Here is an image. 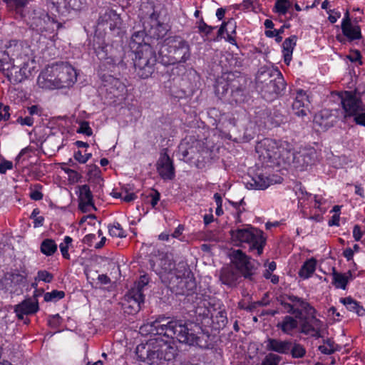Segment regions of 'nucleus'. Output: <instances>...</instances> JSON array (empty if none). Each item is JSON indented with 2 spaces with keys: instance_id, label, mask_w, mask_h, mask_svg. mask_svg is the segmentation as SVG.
I'll list each match as a JSON object with an SVG mask.
<instances>
[{
  "instance_id": "1",
  "label": "nucleus",
  "mask_w": 365,
  "mask_h": 365,
  "mask_svg": "<svg viewBox=\"0 0 365 365\" xmlns=\"http://www.w3.org/2000/svg\"><path fill=\"white\" fill-rule=\"evenodd\" d=\"M196 329H198V327L192 322L182 320L166 322V319H163L143 324L140 328V332L153 336L163 335L176 339L180 343L194 345L198 339Z\"/></svg>"
},
{
  "instance_id": "2",
  "label": "nucleus",
  "mask_w": 365,
  "mask_h": 365,
  "mask_svg": "<svg viewBox=\"0 0 365 365\" xmlns=\"http://www.w3.org/2000/svg\"><path fill=\"white\" fill-rule=\"evenodd\" d=\"M138 357L149 364H158L162 361H170L176 354V348L171 341H167L158 336L149 340L146 344H141L136 347Z\"/></svg>"
},
{
  "instance_id": "3",
  "label": "nucleus",
  "mask_w": 365,
  "mask_h": 365,
  "mask_svg": "<svg viewBox=\"0 0 365 365\" xmlns=\"http://www.w3.org/2000/svg\"><path fill=\"white\" fill-rule=\"evenodd\" d=\"M158 56L160 63L165 66L184 63L190 56V46L180 37H170L161 43Z\"/></svg>"
},
{
  "instance_id": "4",
  "label": "nucleus",
  "mask_w": 365,
  "mask_h": 365,
  "mask_svg": "<svg viewBox=\"0 0 365 365\" xmlns=\"http://www.w3.org/2000/svg\"><path fill=\"white\" fill-rule=\"evenodd\" d=\"M143 30L138 29L137 26L133 28L134 31L129 43L133 51L141 49L144 43H146L145 38L147 36L158 39L165 34V29L160 24L158 14L155 11L149 14L148 17L143 18Z\"/></svg>"
},
{
  "instance_id": "5",
  "label": "nucleus",
  "mask_w": 365,
  "mask_h": 365,
  "mask_svg": "<svg viewBox=\"0 0 365 365\" xmlns=\"http://www.w3.org/2000/svg\"><path fill=\"white\" fill-rule=\"evenodd\" d=\"M289 149L287 142H277L270 138H265L257 143L256 152L262 164L272 167L282 165L284 163V150Z\"/></svg>"
},
{
  "instance_id": "6",
  "label": "nucleus",
  "mask_w": 365,
  "mask_h": 365,
  "mask_svg": "<svg viewBox=\"0 0 365 365\" xmlns=\"http://www.w3.org/2000/svg\"><path fill=\"white\" fill-rule=\"evenodd\" d=\"M231 239L237 246H242L243 244L249 245V250L257 251V255H261L266 243V239L263 232L253 227L247 225L237 227L230 230Z\"/></svg>"
},
{
  "instance_id": "7",
  "label": "nucleus",
  "mask_w": 365,
  "mask_h": 365,
  "mask_svg": "<svg viewBox=\"0 0 365 365\" xmlns=\"http://www.w3.org/2000/svg\"><path fill=\"white\" fill-rule=\"evenodd\" d=\"M133 65L138 76L142 78H148L153 72L157 61L155 51L149 43H144L141 49L133 51Z\"/></svg>"
},
{
  "instance_id": "8",
  "label": "nucleus",
  "mask_w": 365,
  "mask_h": 365,
  "mask_svg": "<svg viewBox=\"0 0 365 365\" xmlns=\"http://www.w3.org/2000/svg\"><path fill=\"white\" fill-rule=\"evenodd\" d=\"M341 100L345 116H353L356 123L365 126V106L356 91H344Z\"/></svg>"
},
{
  "instance_id": "9",
  "label": "nucleus",
  "mask_w": 365,
  "mask_h": 365,
  "mask_svg": "<svg viewBox=\"0 0 365 365\" xmlns=\"http://www.w3.org/2000/svg\"><path fill=\"white\" fill-rule=\"evenodd\" d=\"M274 73L277 76L274 78H272L274 76L272 71L268 69L261 70L257 73V81L263 85L262 91L264 93V97L267 94V98H272L284 88L285 84L281 73L278 71H275Z\"/></svg>"
},
{
  "instance_id": "10",
  "label": "nucleus",
  "mask_w": 365,
  "mask_h": 365,
  "mask_svg": "<svg viewBox=\"0 0 365 365\" xmlns=\"http://www.w3.org/2000/svg\"><path fill=\"white\" fill-rule=\"evenodd\" d=\"M284 165H290L299 170L306 169L311 165L315 158V150L311 149H302L298 152L293 150L292 145L289 143V149L284 150Z\"/></svg>"
},
{
  "instance_id": "11",
  "label": "nucleus",
  "mask_w": 365,
  "mask_h": 365,
  "mask_svg": "<svg viewBox=\"0 0 365 365\" xmlns=\"http://www.w3.org/2000/svg\"><path fill=\"white\" fill-rule=\"evenodd\" d=\"M279 303L287 313L294 315L297 319H302L303 312L307 315L316 312V310L307 302L292 294L281 297Z\"/></svg>"
},
{
  "instance_id": "12",
  "label": "nucleus",
  "mask_w": 365,
  "mask_h": 365,
  "mask_svg": "<svg viewBox=\"0 0 365 365\" xmlns=\"http://www.w3.org/2000/svg\"><path fill=\"white\" fill-rule=\"evenodd\" d=\"M29 24L33 30L41 34L52 33L56 25L54 19L41 8H36L32 11L29 18Z\"/></svg>"
},
{
  "instance_id": "13",
  "label": "nucleus",
  "mask_w": 365,
  "mask_h": 365,
  "mask_svg": "<svg viewBox=\"0 0 365 365\" xmlns=\"http://www.w3.org/2000/svg\"><path fill=\"white\" fill-rule=\"evenodd\" d=\"M232 263L237 270L246 279H252L255 272V262L252 260L245 253L240 250L232 251L230 255Z\"/></svg>"
},
{
  "instance_id": "14",
  "label": "nucleus",
  "mask_w": 365,
  "mask_h": 365,
  "mask_svg": "<svg viewBox=\"0 0 365 365\" xmlns=\"http://www.w3.org/2000/svg\"><path fill=\"white\" fill-rule=\"evenodd\" d=\"M315 314L307 315L301 319L300 332L315 338L322 337L323 322L316 318Z\"/></svg>"
},
{
  "instance_id": "15",
  "label": "nucleus",
  "mask_w": 365,
  "mask_h": 365,
  "mask_svg": "<svg viewBox=\"0 0 365 365\" xmlns=\"http://www.w3.org/2000/svg\"><path fill=\"white\" fill-rule=\"evenodd\" d=\"M59 88L70 87L76 82L77 74L75 69L67 63H56Z\"/></svg>"
},
{
  "instance_id": "16",
  "label": "nucleus",
  "mask_w": 365,
  "mask_h": 365,
  "mask_svg": "<svg viewBox=\"0 0 365 365\" xmlns=\"http://www.w3.org/2000/svg\"><path fill=\"white\" fill-rule=\"evenodd\" d=\"M37 83L43 89L59 88L56 63L48 66L41 72L37 79Z\"/></svg>"
},
{
  "instance_id": "17",
  "label": "nucleus",
  "mask_w": 365,
  "mask_h": 365,
  "mask_svg": "<svg viewBox=\"0 0 365 365\" xmlns=\"http://www.w3.org/2000/svg\"><path fill=\"white\" fill-rule=\"evenodd\" d=\"M309 103L310 102L307 93L302 89L297 90L296 96L292 106L294 115L301 118L307 116L309 112Z\"/></svg>"
},
{
  "instance_id": "18",
  "label": "nucleus",
  "mask_w": 365,
  "mask_h": 365,
  "mask_svg": "<svg viewBox=\"0 0 365 365\" xmlns=\"http://www.w3.org/2000/svg\"><path fill=\"white\" fill-rule=\"evenodd\" d=\"M143 303V294L139 289H130L125 296V302L123 304L127 312L133 314L140 309V305Z\"/></svg>"
},
{
  "instance_id": "19",
  "label": "nucleus",
  "mask_w": 365,
  "mask_h": 365,
  "mask_svg": "<svg viewBox=\"0 0 365 365\" xmlns=\"http://www.w3.org/2000/svg\"><path fill=\"white\" fill-rule=\"evenodd\" d=\"M157 170L164 180H172L175 177L173 161L166 153H162L157 163Z\"/></svg>"
},
{
  "instance_id": "20",
  "label": "nucleus",
  "mask_w": 365,
  "mask_h": 365,
  "mask_svg": "<svg viewBox=\"0 0 365 365\" xmlns=\"http://www.w3.org/2000/svg\"><path fill=\"white\" fill-rule=\"evenodd\" d=\"M341 30L343 34L351 41L361 38L360 27L359 26L353 24L351 22L349 11H346L344 14V17L341 22Z\"/></svg>"
},
{
  "instance_id": "21",
  "label": "nucleus",
  "mask_w": 365,
  "mask_h": 365,
  "mask_svg": "<svg viewBox=\"0 0 365 365\" xmlns=\"http://www.w3.org/2000/svg\"><path fill=\"white\" fill-rule=\"evenodd\" d=\"M272 183V180L262 170L258 169L250 176V180L247 181V185L256 190H264Z\"/></svg>"
},
{
  "instance_id": "22",
  "label": "nucleus",
  "mask_w": 365,
  "mask_h": 365,
  "mask_svg": "<svg viewBox=\"0 0 365 365\" xmlns=\"http://www.w3.org/2000/svg\"><path fill=\"white\" fill-rule=\"evenodd\" d=\"M38 309L36 299H27L15 307L14 311L19 319H24V315L33 314Z\"/></svg>"
},
{
  "instance_id": "23",
  "label": "nucleus",
  "mask_w": 365,
  "mask_h": 365,
  "mask_svg": "<svg viewBox=\"0 0 365 365\" xmlns=\"http://www.w3.org/2000/svg\"><path fill=\"white\" fill-rule=\"evenodd\" d=\"M264 344L267 351H274L282 354H288L292 345L290 341H282L273 338H268L264 341Z\"/></svg>"
},
{
  "instance_id": "24",
  "label": "nucleus",
  "mask_w": 365,
  "mask_h": 365,
  "mask_svg": "<svg viewBox=\"0 0 365 365\" xmlns=\"http://www.w3.org/2000/svg\"><path fill=\"white\" fill-rule=\"evenodd\" d=\"M240 277V273L237 270L232 267H226L221 270L220 279L223 284L234 287L237 285Z\"/></svg>"
},
{
  "instance_id": "25",
  "label": "nucleus",
  "mask_w": 365,
  "mask_h": 365,
  "mask_svg": "<svg viewBox=\"0 0 365 365\" xmlns=\"http://www.w3.org/2000/svg\"><path fill=\"white\" fill-rule=\"evenodd\" d=\"M298 327L297 318L289 315L285 316L282 321L277 324V327L286 334L292 335V331Z\"/></svg>"
},
{
  "instance_id": "26",
  "label": "nucleus",
  "mask_w": 365,
  "mask_h": 365,
  "mask_svg": "<svg viewBox=\"0 0 365 365\" xmlns=\"http://www.w3.org/2000/svg\"><path fill=\"white\" fill-rule=\"evenodd\" d=\"M333 281L332 284L336 288L345 289L349 280L352 279V273L351 271L345 274L337 272L334 268H333Z\"/></svg>"
},
{
  "instance_id": "27",
  "label": "nucleus",
  "mask_w": 365,
  "mask_h": 365,
  "mask_svg": "<svg viewBox=\"0 0 365 365\" xmlns=\"http://www.w3.org/2000/svg\"><path fill=\"white\" fill-rule=\"evenodd\" d=\"M297 37L292 36L288 38H286L283 42V56L284 61L287 65H289L291 60L294 47L296 45Z\"/></svg>"
},
{
  "instance_id": "28",
  "label": "nucleus",
  "mask_w": 365,
  "mask_h": 365,
  "mask_svg": "<svg viewBox=\"0 0 365 365\" xmlns=\"http://www.w3.org/2000/svg\"><path fill=\"white\" fill-rule=\"evenodd\" d=\"M159 266L160 269L156 271L159 275H171L174 271L175 262H173L172 257L166 255L160 259Z\"/></svg>"
},
{
  "instance_id": "29",
  "label": "nucleus",
  "mask_w": 365,
  "mask_h": 365,
  "mask_svg": "<svg viewBox=\"0 0 365 365\" xmlns=\"http://www.w3.org/2000/svg\"><path fill=\"white\" fill-rule=\"evenodd\" d=\"M340 302L349 311L355 312L359 316H364L365 314V309L363 307L359 305V304L351 297L341 298Z\"/></svg>"
},
{
  "instance_id": "30",
  "label": "nucleus",
  "mask_w": 365,
  "mask_h": 365,
  "mask_svg": "<svg viewBox=\"0 0 365 365\" xmlns=\"http://www.w3.org/2000/svg\"><path fill=\"white\" fill-rule=\"evenodd\" d=\"M26 277V274H21L16 271L7 272L4 277L7 284L5 285L6 287H13L20 285L24 282Z\"/></svg>"
},
{
  "instance_id": "31",
  "label": "nucleus",
  "mask_w": 365,
  "mask_h": 365,
  "mask_svg": "<svg viewBox=\"0 0 365 365\" xmlns=\"http://www.w3.org/2000/svg\"><path fill=\"white\" fill-rule=\"evenodd\" d=\"M110 30H115L119 28L121 24V19L120 16L113 11H109L106 12L103 17Z\"/></svg>"
},
{
  "instance_id": "32",
  "label": "nucleus",
  "mask_w": 365,
  "mask_h": 365,
  "mask_svg": "<svg viewBox=\"0 0 365 365\" xmlns=\"http://www.w3.org/2000/svg\"><path fill=\"white\" fill-rule=\"evenodd\" d=\"M316 265L317 261L314 258L307 260L302 266L299 275L304 279H308L315 271Z\"/></svg>"
},
{
  "instance_id": "33",
  "label": "nucleus",
  "mask_w": 365,
  "mask_h": 365,
  "mask_svg": "<svg viewBox=\"0 0 365 365\" xmlns=\"http://www.w3.org/2000/svg\"><path fill=\"white\" fill-rule=\"evenodd\" d=\"M53 4H56L58 8H64L66 10H80L82 8L83 3L81 0H52Z\"/></svg>"
},
{
  "instance_id": "34",
  "label": "nucleus",
  "mask_w": 365,
  "mask_h": 365,
  "mask_svg": "<svg viewBox=\"0 0 365 365\" xmlns=\"http://www.w3.org/2000/svg\"><path fill=\"white\" fill-rule=\"evenodd\" d=\"M190 274V269L187 265L185 262H180L176 266L175 264L174 271L173 272V274H171V279L173 277L176 279H182L189 277Z\"/></svg>"
},
{
  "instance_id": "35",
  "label": "nucleus",
  "mask_w": 365,
  "mask_h": 365,
  "mask_svg": "<svg viewBox=\"0 0 365 365\" xmlns=\"http://www.w3.org/2000/svg\"><path fill=\"white\" fill-rule=\"evenodd\" d=\"M6 7L10 11H14L16 14H21L22 9L28 4V0H3Z\"/></svg>"
},
{
  "instance_id": "36",
  "label": "nucleus",
  "mask_w": 365,
  "mask_h": 365,
  "mask_svg": "<svg viewBox=\"0 0 365 365\" xmlns=\"http://www.w3.org/2000/svg\"><path fill=\"white\" fill-rule=\"evenodd\" d=\"M57 250V245L53 240L46 239L41 245V251L46 255H52Z\"/></svg>"
},
{
  "instance_id": "37",
  "label": "nucleus",
  "mask_w": 365,
  "mask_h": 365,
  "mask_svg": "<svg viewBox=\"0 0 365 365\" xmlns=\"http://www.w3.org/2000/svg\"><path fill=\"white\" fill-rule=\"evenodd\" d=\"M79 202H93V195L88 185H83L78 187Z\"/></svg>"
},
{
  "instance_id": "38",
  "label": "nucleus",
  "mask_w": 365,
  "mask_h": 365,
  "mask_svg": "<svg viewBox=\"0 0 365 365\" xmlns=\"http://www.w3.org/2000/svg\"><path fill=\"white\" fill-rule=\"evenodd\" d=\"M210 302L207 300H202L195 308V313L202 317H209L210 315L213 318L211 309L207 307Z\"/></svg>"
},
{
  "instance_id": "39",
  "label": "nucleus",
  "mask_w": 365,
  "mask_h": 365,
  "mask_svg": "<svg viewBox=\"0 0 365 365\" xmlns=\"http://www.w3.org/2000/svg\"><path fill=\"white\" fill-rule=\"evenodd\" d=\"M192 148L188 146V143L185 140H182L179 146L178 154L180 157V160H185V158L192 152Z\"/></svg>"
},
{
  "instance_id": "40",
  "label": "nucleus",
  "mask_w": 365,
  "mask_h": 365,
  "mask_svg": "<svg viewBox=\"0 0 365 365\" xmlns=\"http://www.w3.org/2000/svg\"><path fill=\"white\" fill-rule=\"evenodd\" d=\"M108 232L110 236L116 237H125L126 236L125 231L118 222L114 223L108 227Z\"/></svg>"
},
{
  "instance_id": "41",
  "label": "nucleus",
  "mask_w": 365,
  "mask_h": 365,
  "mask_svg": "<svg viewBox=\"0 0 365 365\" xmlns=\"http://www.w3.org/2000/svg\"><path fill=\"white\" fill-rule=\"evenodd\" d=\"M213 322L217 324V329L224 328L227 323L226 312L224 310L219 311L214 317Z\"/></svg>"
},
{
  "instance_id": "42",
  "label": "nucleus",
  "mask_w": 365,
  "mask_h": 365,
  "mask_svg": "<svg viewBox=\"0 0 365 365\" xmlns=\"http://www.w3.org/2000/svg\"><path fill=\"white\" fill-rule=\"evenodd\" d=\"M108 49H107V47H103L101 48V49L98 50L96 51L97 53V56L98 57L99 59L101 60H107V63H111V64H116V63H118L120 62V59L119 58H117L115 57H107V52Z\"/></svg>"
},
{
  "instance_id": "43",
  "label": "nucleus",
  "mask_w": 365,
  "mask_h": 365,
  "mask_svg": "<svg viewBox=\"0 0 365 365\" xmlns=\"http://www.w3.org/2000/svg\"><path fill=\"white\" fill-rule=\"evenodd\" d=\"M65 294L63 291L53 290L44 294V300L46 302L56 301L63 298Z\"/></svg>"
},
{
  "instance_id": "44",
  "label": "nucleus",
  "mask_w": 365,
  "mask_h": 365,
  "mask_svg": "<svg viewBox=\"0 0 365 365\" xmlns=\"http://www.w3.org/2000/svg\"><path fill=\"white\" fill-rule=\"evenodd\" d=\"M290 6L288 0H277L275 3L276 11L280 14H285Z\"/></svg>"
},
{
  "instance_id": "45",
  "label": "nucleus",
  "mask_w": 365,
  "mask_h": 365,
  "mask_svg": "<svg viewBox=\"0 0 365 365\" xmlns=\"http://www.w3.org/2000/svg\"><path fill=\"white\" fill-rule=\"evenodd\" d=\"M324 341L325 344L319 346V350L324 354H331L334 353L335 351L334 348V342L329 339H327Z\"/></svg>"
},
{
  "instance_id": "46",
  "label": "nucleus",
  "mask_w": 365,
  "mask_h": 365,
  "mask_svg": "<svg viewBox=\"0 0 365 365\" xmlns=\"http://www.w3.org/2000/svg\"><path fill=\"white\" fill-rule=\"evenodd\" d=\"M289 351H291L292 356L294 358H302L306 353L305 349L299 344H294V346L291 347Z\"/></svg>"
},
{
  "instance_id": "47",
  "label": "nucleus",
  "mask_w": 365,
  "mask_h": 365,
  "mask_svg": "<svg viewBox=\"0 0 365 365\" xmlns=\"http://www.w3.org/2000/svg\"><path fill=\"white\" fill-rule=\"evenodd\" d=\"M72 242V238L69 236H66L63 240V242L61 243L59 245L60 250L63 257L66 259H69V254L68 252V245Z\"/></svg>"
},
{
  "instance_id": "48",
  "label": "nucleus",
  "mask_w": 365,
  "mask_h": 365,
  "mask_svg": "<svg viewBox=\"0 0 365 365\" xmlns=\"http://www.w3.org/2000/svg\"><path fill=\"white\" fill-rule=\"evenodd\" d=\"M227 26H232V28L233 29V30L231 31V34L235 33L236 22L235 21L234 19H230L226 23L222 24L218 31L219 35H222L225 32L230 35L229 31H227Z\"/></svg>"
},
{
  "instance_id": "49",
  "label": "nucleus",
  "mask_w": 365,
  "mask_h": 365,
  "mask_svg": "<svg viewBox=\"0 0 365 365\" xmlns=\"http://www.w3.org/2000/svg\"><path fill=\"white\" fill-rule=\"evenodd\" d=\"M53 276L50 272L46 270H40L35 277L36 281H43L45 282H51L53 280Z\"/></svg>"
},
{
  "instance_id": "50",
  "label": "nucleus",
  "mask_w": 365,
  "mask_h": 365,
  "mask_svg": "<svg viewBox=\"0 0 365 365\" xmlns=\"http://www.w3.org/2000/svg\"><path fill=\"white\" fill-rule=\"evenodd\" d=\"M280 359L281 357L279 356L274 354H269L262 361V365H278Z\"/></svg>"
},
{
  "instance_id": "51",
  "label": "nucleus",
  "mask_w": 365,
  "mask_h": 365,
  "mask_svg": "<svg viewBox=\"0 0 365 365\" xmlns=\"http://www.w3.org/2000/svg\"><path fill=\"white\" fill-rule=\"evenodd\" d=\"M79 133L85 134L88 136H91L93 134L92 129L89 125L88 122L82 121L80 123L79 128L77 130Z\"/></svg>"
},
{
  "instance_id": "52",
  "label": "nucleus",
  "mask_w": 365,
  "mask_h": 365,
  "mask_svg": "<svg viewBox=\"0 0 365 365\" xmlns=\"http://www.w3.org/2000/svg\"><path fill=\"white\" fill-rule=\"evenodd\" d=\"M39 214V210L38 209H34L31 213V217L34 219V227H40L43 225V222L44 218L42 216H38Z\"/></svg>"
},
{
  "instance_id": "53",
  "label": "nucleus",
  "mask_w": 365,
  "mask_h": 365,
  "mask_svg": "<svg viewBox=\"0 0 365 365\" xmlns=\"http://www.w3.org/2000/svg\"><path fill=\"white\" fill-rule=\"evenodd\" d=\"M149 282V278L147 275L140 276L138 282L135 284V287L131 289H139L143 293V288Z\"/></svg>"
},
{
  "instance_id": "54",
  "label": "nucleus",
  "mask_w": 365,
  "mask_h": 365,
  "mask_svg": "<svg viewBox=\"0 0 365 365\" xmlns=\"http://www.w3.org/2000/svg\"><path fill=\"white\" fill-rule=\"evenodd\" d=\"M148 197L151 198L150 204L153 207H155L160 200V194L158 190L153 189L149 192Z\"/></svg>"
},
{
  "instance_id": "55",
  "label": "nucleus",
  "mask_w": 365,
  "mask_h": 365,
  "mask_svg": "<svg viewBox=\"0 0 365 365\" xmlns=\"http://www.w3.org/2000/svg\"><path fill=\"white\" fill-rule=\"evenodd\" d=\"M79 209L83 212H88L91 210H96V207L94 206L93 202H79L78 205Z\"/></svg>"
},
{
  "instance_id": "56",
  "label": "nucleus",
  "mask_w": 365,
  "mask_h": 365,
  "mask_svg": "<svg viewBox=\"0 0 365 365\" xmlns=\"http://www.w3.org/2000/svg\"><path fill=\"white\" fill-rule=\"evenodd\" d=\"M91 157V153L83 155L81 151H77L74 154V158L80 163H86L88 159Z\"/></svg>"
},
{
  "instance_id": "57",
  "label": "nucleus",
  "mask_w": 365,
  "mask_h": 365,
  "mask_svg": "<svg viewBox=\"0 0 365 365\" xmlns=\"http://www.w3.org/2000/svg\"><path fill=\"white\" fill-rule=\"evenodd\" d=\"M9 106H4L0 103V121L6 120L9 119L10 114L9 113Z\"/></svg>"
},
{
  "instance_id": "58",
  "label": "nucleus",
  "mask_w": 365,
  "mask_h": 365,
  "mask_svg": "<svg viewBox=\"0 0 365 365\" xmlns=\"http://www.w3.org/2000/svg\"><path fill=\"white\" fill-rule=\"evenodd\" d=\"M13 168V163L11 161L3 160L0 163V173L5 174L8 170Z\"/></svg>"
},
{
  "instance_id": "59",
  "label": "nucleus",
  "mask_w": 365,
  "mask_h": 365,
  "mask_svg": "<svg viewBox=\"0 0 365 365\" xmlns=\"http://www.w3.org/2000/svg\"><path fill=\"white\" fill-rule=\"evenodd\" d=\"M17 123L21 125L31 126L34 124V118L30 116H26L25 118L19 117L17 119Z\"/></svg>"
},
{
  "instance_id": "60",
  "label": "nucleus",
  "mask_w": 365,
  "mask_h": 365,
  "mask_svg": "<svg viewBox=\"0 0 365 365\" xmlns=\"http://www.w3.org/2000/svg\"><path fill=\"white\" fill-rule=\"evenodd\" d=\"M364 235L361 231V227L359 225H355L353 229V237L356 241H359Z\"/></svg>"
},
{
  "instance_id": "61",
  "label": "nucleus",
  "mask_w": 365,
  "mask_h": 365,
  "mask_svg": "<svg viewBox=\"0 0 365 365\" xmlns=\"http://www.w3.org/2000/svg\"><path fill=\"white\" fill-rule=\"evenodd\" d=\"M198 29L200 32L205 33L206 34L211 33L213 29L212 26L207 25L202 20H201L200 22Z\"/></svg>"
},
{
  "instance_id": "62",
  "label": "nucleus",
  "mask_w": 365,
  "mask_h": 365,
  "mask_svg": "<svg viewBox=\"0 0 365 365\" xmlns=\"http://www.w3.org/2000/svg\"><path fill=\"white\" fill-rule=\"evenodd\" d=\"M361 55L359 51H354L351 54L348 56V58L351 62H357L359 61L360 64H362L361 61Z\"/></svg>"
},
{
  "instance_id": "63",
  "label": "nucleus",
  "mask_w": 365,
  "mask_h": 365,
  "mask_svg": "<svg viewBox=\"0 0 365 365\" xmlns=\"http://www.w3.org/2000/svg\"><path fill=\"white\" fill-rule=\"evenodd\" d=\"M195 284L193 282H190V284H178V287L180 289V292L184 294L185 290H192L195 287Z\"/></svg>"
},
{
  "instance_id": "64",
  "label": "nucleus",
  "mask_w": 365,
  "mask_h": 365,
  "mask_svg": "<svg viewBox=\"0 0 365 365\" xmlns=\"http://www.w3.org/2000/svg\"><path fill=\"white\" fill-rule=\"evenodd\" d=\"M30 197L32 200H40L43 197V194L38 190H32L30 193Z\"/></svg>"
}]
</instances>
